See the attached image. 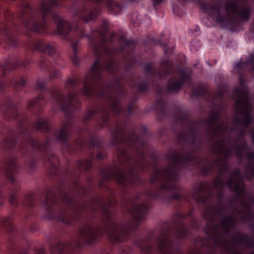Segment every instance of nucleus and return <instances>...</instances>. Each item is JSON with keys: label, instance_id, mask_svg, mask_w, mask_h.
<instances>
[{"label": "nucleus", "instance_id": "nucleus-33", "mask_svg": "<svg viewBox=\"0 0 254 254\" xmlns=\"http://www.w3.org/2000/svg\"><path fill=\"white\" fill-rule=\"evenodd\" d=\"M9 201L13 206H16L18 204L15 193L12 194L10 196Z\"/></svg>", "mask_w": 254, "mask_h": 254}, {"label": "nucleus", "instance_id": "nucleus-24", "mask_svg": "<svg viewBox=\"0 0 254 254\" xmlns=\"http://www.w3.org/2000/svg\"><path fill=\"white\" fill-rule=\"evenodd\" d=\"M49 161L51 166V172L53 175H55L56 174L54 171L57 170V165L59 162V158L56 155L52 154L49 157Z\"/></svg>", "mask_w": 254, "mask_h": 254}, {"label": "nucleus", "instance_id": "nucleus-13", "mask_svg": "<svg viewBox=\"0 0 254 254\" xmlns=\"http://www.w3.org/2000/svg\"><path fill=\"white\" fill-rule=\"evenodd\" d=\"M5 170L6 172V177L9 179L12 183H15L16 179L15 174L18 170V166L17 165L14 157H10L5 161Z\"/></svg>", "mask_w": 254, "mask_h": 254}, {"label": "nucleus", "instance_id": "nucleus-46", "mask_svg": "<svg viewBox=\"0 0 254 254\" xmlns=\"http://www.w3.org/2000/svg\"><path fill=\"white\" fill-rule=\"evenodd\" d=\"M131 107H129L128 110H127L128 114L129 115H130L131 114Z\"/></svg>", "mask_w": 254, "mask_h": 254}, {"label": "nucleus", "instance_id": "nucleus-39", "mask_svg": "<svg viewBox=\"0 0 254 254\" xmlns=\"http://www.w3.org/2000/svg\"><path fill=\"white\" fill-rule=\"evenodd\" d=\"M59 75V72L57 70H53L52 74L50 76L51 79H54L58 77Z\"/></svg>", "mask_w": 254, "mask_h": 254}, {"label": "nucleus", "instance_id": "nucleus-25", "mask_svg": "<svg viewBox=\"0 0 254 254\" xmlns=\"http://www.w3.org/2000/svg\"><path fill=\"white\" fill-rule=\"evenodd\" d=\"M92 167V162L91 160H85L79 161L77 164L78 168H84L85 170H88Z\"/></svg>", "mask_w": 254, "mask_h": 254}, {"label": "nucleus", "instance_id": "nucleus-47", "mask_svg": "<svg viewBox=\"0 0 254 254\" xmlns=\"http://www.w3.org/2000/svg\"><path fill=\"white\" fill-rule=\"evenodd\" d=\"M237 67H241L243 66V65L241 63H239L237 64Z\"/></svg>", "mask_w": 254, "mask_h": 254}, {"label": "nucleus", "instance_id": "nucleus-21", "mask_svg": "<svg viewBox=\"0 0 254 254\" xmlns=\"http://www.w3.org/2000/svg\"><path fill=\"white\" fill-rule=\"evenodd\" d=\"M46 103L45 100L42 96H39L33 101H30L27 106V108L29 110L33 107H41L44 106Z\"/></svg>", "mask_w": 254, "mask_h": 254}, {"label": "nucleus", "instance_id": "nucleus-5", "mask_svg": "<svg viewBox=\"0 0 254 254\" xmlns=\"http://www.w3.org/2000/svg\"><path fill=\"white\" fill-rule=\"evenodd\" d=\"M191 214V212L185 216L182 214L172 224L165 225L157 240L156 248L151 245L148 238L140 240L137 244L141 251L146 254H183L174 246L172 238L180 239L187 236L189 230L181 219Z\"/></svg>", "mask_w": 254, "mask_h": 254}, {"label": "nucleus", "instance_id": "nucleus-45", "mask_svg": "<svg viewBox=\"0 0 254 254\" xmlns=\"http://www.w3.org/2000/svg\"><path fill=\"white\" fill-rule=\"evenodd\" d=\"M172 198L178 199L180 198V194H175L172 196Z\"/></svg>", "mask_w": 254, "mask_h": 254}, {"label": "nucleus", "instance_id": "nucleus-43", "mask_svg": "<svg viewBox=\"0 0 254 254\" xmlns=\"http://www.w3.org/2000/svg\"><path fill=\"white\" fill-rule=\"evenodd\" d=\"M45 251L42 248L38 250L36 252V254H44Z\"/></svg>", "mask_w": 254, "mask_h": 254}, {"label": "nucleus", "instance_id": "nucleus-31", "mask_svg": "<svg viewBox=\"0 0 254 254\" xmlns=\"http://www.w3.org/2000/svg\"><path fill=\"white\" fill-rule=\"evenodd\" d=\"M119 40L121 41V42H124L127 46L134 45V43H135L134 41H133L132 40L126 39L125 36L124 35H122L120 37Z\"/></svg>", "mask_w": 254, "mask_h": 254}, {"label": "nucleus", "instance_id": "nucleus-9", "mask_svg": "<svg viewBox=\"0 0 254 254\" xmlns=\"http://www.w3.org/2000/svg\"><path fill=\"white\" fill-rule=\"evenodd\" d=\"M162 65L166 69L165 75L173 73V76L168 82V90L172 92H177L181 89L183 85L185 82L189 81L190 80V74L187 69L182 70L175 69L173 70L172 62L169 60H165L163 62Z\"/></svg>", "mask_w": 254, "mask_h": 254}, {"label": "nucleus", "instance_id": "nucleus-15", "mask_svg": "<svg viewBox=\"0 0 254 254\" xmlns=\"http://www.w3.org/2000/svg\"><path fill=\"white\" fill-rule=\"evenodd\" d=\"M30 64L29 60H26L24 62L22 63L19 59H16L11 65V62L9 61L6 62L5 65H0V77L3 76L6 71L9 67L11 68H15L18 67H25Z\"/></svg>", "mask_w": 254, "mask_h": 254}, {"label": "nucleus", "instance_id": "nucleus-23", "mask_svg": "<svg viewBox=\"0 0 254 254\" xmlns=\"http://www.w3.org/2000/svg\"><path fill=\"white\" fill-rule=\"evenodd\" d=\"M2 225L7 231L13 230L12 222L11 217L8 216L4 218H0V226Z\"/></svg>", "mask_w": 254, "mask_h": 254}, {"label": "nucleus", "instance_id": "nucleus-41", "mask_svg": "<svg viewBox=\"0 0 254 254\" xmlns=\"http://www.w3.org/2000/svg\"><path fill=\"white\" fill-rule=\"evenodd\" d=\"M156 108H159L160 106V108H162V106L163 105V101L162 100L157 101L156 102Z\"/></svg>", "mask_w": 254, "mask_h": 254}, {"label": "nucleus", "instance_id": "nucleus-7", "mask_svg": "<svg viewBox=\"0 0 254 254\" xmlns=\"http://www.w3.org/2000/svg\"><path fill=\"white\" fill-rule=\"evenodd\" d=\"M36 129L42 132L49 131L50 134L47 137L46 140L44 144L39 142L37 140L31 137L25 127H21L19 129L18 135L23 136L24 141L20 145L21 149H24L28 146L38 149L40 150H46L48 146L57 142L61 143L66 142L67 136L69 134L71 129V121L67 119L65 124H63L61 130L55 132L50 130V127L46 120L44 119H38L34 125Z\"/></svg>", "mask_w": 254, "mask_h": 254}, {"label": "nucleus", "instance_id": "nucleus-17", "mask_svg": "<svg viewBox=\"0 0 254 254\" xmlns=\"http://www.w3.org/2000/svg\"><path fill=\"white\" fill-rule=\"evenodd\" d=\"M17 116L18 111L14 105H8L6 110L4 113V118L6 120L12 121L16 119Z\"/></svg>", "mask_w": 254, "mask_h": 254}, {"label": "nucleus", "instance_id": "nucleus-14", "mask_svg": "<svg viewBox=\"0 0 254 254\" xmlns=\"http://www.w3.org/2000/svg\"><path fill=\"white\" fill-rule=\"evenodd\" d=\"M35 49L47 54L50 57H53L56 54V47L55 44L52 43L39 42L36 43Z\"/></svg>", "mask_w": 254, "mask_h": 254}, {"label": "nucleus", "instance_id": "nucleus-44", "mask_svg": "<svg viewBox=\"0 0 254 254\" xmlns=\"http://www.w3.org/2000/svg\"><path fill=\"white\" fill-rule=\"evenodd\" d=\"M83 141L82 139L80 140V141H77V143L80 146H82L83 145Z\"/></svg>", "mask_w": 254, "mask_h": 254}, {"label": "nucleus", "instance_id": "nucleus-4", "mask_svg": "<svg viewBox=\"0 0 254 254\" xmlns=\"http://www.w3.org/2000/svg\"><path fill=\"white\" fill-rule=\"evenodd\" d=\"M112 139L117 148L118 166L115 170L103 174L99 186L103 187V183L111 179L124 187L139 184V178L135 171L147 166L144 158V141L136 134L127 136L124 129L118 126L112 131Z\"/></svg>", "mask_w": 254, "mask_h": 254}, {"label": "nucleus", "instance_id": "nucleus-30", "mask_svg": "<svg viewBox=\"0 0 254 254\" xmlns=\"http://www.w3.org/2000/svg\"><path fill=\"white\" fill-rule=\"evenodd\" d=\"M206 93L207 90L203 86L200 87L198 90L193 89L192 91V93L196 96L205 95Z\"/></svg>", "mask_w": 254, "mask_h": 254}, {"label": "nucleus", "instance_id": "nucleus-38", "mask_svg": "<svg viewBox=\"0 0 254 254\" xmlns=\"http://www.w3.org/2000/svg\"><path fill=\"white\" fill-rule=\"evenodd\" d=\"M190 254H201L199 248H195L190 251Z\"/></svg>", "mask_w": 254, "mask_h": 254}, {"label": "nucleus", "instance_id": "nucleus-6", "mask_svg": "<svg viewBox=\"0 0 254 254\" xmlns=\"http://www.w3.org/2000/svg\"><path fill=\"white\" fill-rule=\"evenodd\" d=\"M201 8L217 23L234 21L236 18L247 21L251 13L248 0H229L225 6L218 1L215 4H201Z\"/></svg>", "mask_w": 254, "mask_h": 254}, {"label": "nucleus", "instance_id": "nucleus-2", "mask_svg": "<svg viewBox=\"0 0 254 254\" xmlns=\"http://www.w3.org/2000/svg\"><path fill=\"white\" fill-rule=\"evenodd\" d=\"M138 199L137 197L126 204L133 219L132 223L129 225L127 230L112 221V214L110 208L116 203L114 198H110L105 202L102 198L96 197L88 203L80 204L71 197L70 193H66L63 200L65 208H59L56 213V194L53 191L48 190L45 195L44 207L50 215V218L58 219L66 224L78 220L81 212L86 209L93 211L101 209L105 219L104 221L105 229L87 224L80 229L79 238L83 242L91 244L95 243L103 233H106L110 241L120 242L127 240L129 231L135 229L138 225L145 219V216L148 212L149 205L148 203L140 204Z\"/></svg>", "mask_w": 254, "mask_h": 254}, {"label": "nucleus", "instance_id": "nucleus-28", "mask_svg": "<svg viewBox=\"0 0 254 254\" xmlns=\"http://www.w3.org/2000/svg\"><path fill=\"white\" fill-rule=\"evenodd\" d=\"M34 197L33 194L27 195L23 202L24 204L27 205L29 207H32L34 205Z\"/></svg>", "mask_w": 254, "mask_h": 254}, {"label": "nucleus", "instance_id": "nucleus-20", "mask_svg": "<svg viewBox=\"0 0 254 254\" xmlns=\"http://www.w3.org/2000/svg\"><path fill=\"white\" fill-rule=\"evenodd\" d=\"M16 139L13 136V132H11L4 139L2 145L5 148H12L16 145Z\"/></svg>", "mask_w": 254, "mask_h": 254}, {"label": "nucleus", "instance_id": "nucleus-3", "mask_svg": "<svg viewBox=\"0 0 254 254\" xmlns=\"http://www.w3.org/2000/svg\"><path fill=\"white\" fill-rule=\"evenodd\" d=\"M108 27V22L103 20L100 29L96 31L100 40L97 41L95 39H90V44L93 53L98 58L83 80L84 87L81 92L85 96L96 94L99 98H103L109 107L103 106L100 108L92 107L84 117V121L92 120L94 117L100 115L102 118V123H108L111 110L115 115H120L123 111V109L119 107L120 99L118 94L121 89L118 82L116 83L117 87L109 86L106 89H102L99 91L98 89V85L101 81L103 71L105 70L108 73H113L118 69L117 63L112 58V56L116 52L114 50H110L105 46L108 42H113L112 39L115 35L112 32L110 34V37L107 38L106 34Z\"/></svg>", "mask_w": 254, "mask_h": 254}, {"label": "nucleus", "instance_id": "nucleus-56", "mask_svg": "<svg viewBox=\"0 0 254 254\" xmlns=\"http://www.w3.org/2000/svg\"><path fill=\"white\" fill-rule=\"evenodd\" d=\"M248 63H249V62H248L247 63H245V64H245V65L246 64H248Z\"/></svg>", "mask_w": 254, "mask_h": 254}, {"label": "nucleus", "instance_id": "nucleus-48", "mask_svg": "<svg viewBox=\"0 0 254 254\" xmlns=\"http://www.w3.org/2000/svg\"><path fill=\"white\" fill-rule=\"evenodd\" d=\"M252 139L253 141V143H254V132L252 134Z\"/></svg>", "mask_w": 254, "mask_h": 254}, {"label": "nucleus", "instance_id": "nucleus-53", "mask_svg": "<svg viewBox=\"0 0 254 254\" xmlns=\"http://www.w3.org/2000/svg\"><path fill=\"white\" fill-rule=\"evenodd\" d=\"M76 245L77 247H79L80 246V244L79 243H77Z\"/></svg>", "mask_w": 254, "mask_h": 254}, {"label": "nucleus", "instance_id": "nucleus-29", "mask_svg": "<svg viewBox=\"0 0 254 254\" xmlns=\"http://www.w3.org/2000/svg\"><path fill=\"white\" fill-rule=\"evenodd\" d=\"M39 66L41 70H51L50 62L47 61V60L44 58H43L41 60Z\"/></svg>", "mask_w": 254, "mask_h": 254}, {"label": "nucleus", "instance_id": "nucleus-19", "mask_svg": "<svg viewBox=\"0 0 254 254\" xmlns=\"http://www.w3.org/2000/svg\"><path fill=\"white\" fill-rule=\"evenodd\" d=\"M67 247L61 242L56 243L51 248V252L52 254H63L65 250Z\"/></svg>", "mask_w": 254, "mask_h": 254}, {"label": "nucleus", "instance_id": "nucleus-50", "mask_svg": "<svg viewBox=\"0 0 254 254\" xmlns=\"http://www.w3.org/2000/svg\"><path fill=\"white\" fill-rule=\"evenodd\" d=\"M121 254H128L126 252V251H123L122 253Z\"/></svg>", "mask_w": 254, "mask_h": 254}, {"label": "nucleus", "instance_id": "nucleus-10", "mask_svg": "<svg viewBox=\"0 0 254 254\" xmlns=\"http://www.w3.org/2000/svg\"><path fill=\"white\" fill-rule=\"evenodd\" d=\"M52 102L58 104L63 110L73 111L79 106L80 102L77 94L69 93L67 97H63L58 90L51 94Z\"/></svg>", "mask_w": 254, "mask_h": 254}, {"label": "nucleus", "instance_id": "nucleus-26", "mask_svg": "<svg viewBox=\"0 0 254 254\" xmlns=\"http://www.w3.org/2000/svg\"><path fill=\"white\" fill-rule=\"evenodd\" d=\"M71 47L73 51V57L72 58V63L78 65L79 63V59L77 55V45L76 43H73L71 44Z\"/></svg>", "mask_w": 254, "mask_h": 254}, {"label": "nucleus", "instance_id": "nucleus-16", "mask_svg": "<svg viewBox=\"0 0 254 254\" xmlns=\"http://www.w3.org/2000/svg\"><path fill=\"white\" fill-rule=\"evenodd\" d=\"M97 2H102L106 6L108 10L112 14L116 15L119 13L123 8L122 4L115 0H92Z\"/></svg>", "mask_w": 254, "mask_h": 254}, {"label": "nucleus", "instance_id": "nucleus-34", "mask_svg": "<svg viewBox=\"0 0 254 254\" xmlns=\"http://www.w3.org/2000/svg\"><path fill=\"white\" fill-rule=\"evenodd\" d=\"M144 68H145V71L146 72L150 74V75H153V73L152 72V64H150V63H148V64H146L144 66Z\"/></svg>", "mask_w": 254, "mask_h": 254}, {"label": "nucleus", "instance_id": "nucleus-27", "mask_svg": "<svg viewBox=\"0 0 254 254\" xmlns=\"http://www.w3.org/2000/svg\"><path fill=\"white\" fill-rule=\"evenodd\" d=\"M73 188L76 192L78 193L79 195H84L86 193V190H84L76 181L73 184Z\"/></svg>", "mask_w": 254, "mask_h": 254}, {"label": "nucleus", "instance_id": "nucleus-36", "mask_svg": "<svg viewBox=\"0 0 254 254\" xmlns=\"http://www.w3.org/2000/svg\"><path fill=\"white\" fill-rule=\"evenodd\" d=\"M137 86L140 91H145L148 88L147 84L145 82L139 83L137 85Z\"/></svg>", "mask_w": 254, "mask_h": 254}, {"label": "nucleus", "instance_id": "nucleus-51", "mask_svg": "<svg viewBox=\"0 0 254 254\" xmlns=\"http://www.w3.org/2000/svg\"><path fill=\"white\" fill-rule=\"evenodd\" d=\"M241 135L243 136L244 135V131H242L241 132Z\"/></svg>", "mask_w": 254, "mask_h": 254}, {"label": "nucleus", "instance_id": "nucleus-1", "mask_svg": "<svg viewBox=\"0 0 254 254\" xmlns=\"http://www.w3.org/2000/svg\"><path fill=\"white\" fill-rule=\"evenodd\" d=\"M220 116L219 111L212 110L209 119L206 122L210 138L213 139L217 136L220 137L211 148L212 151L218 154L220 157L214 162L207 159L194 160L195 157L193 154L183 156L175 150L170 151L167 155L169 165L164 169H155L150 177L151 182H158L160 187L149 195L151 198H157L158 196L162 195L163 192L175 190L177 188L178 173L184 162H196L197 167L200 168L204 174L211 173L217 169L219 176L215 179L212 186L206 183H201L194 189L192 196L205 206L202 215L207 222L208 235L216 246L226 248L228 245L227 237L229 235V231L234 227L236 219L233 216H228L221 221L220 224H217L215 219L216 216L220 215L221 211L213 205L207 206V203L213 197H216L218 201L221 200L225 186L224 175L228 176L227 185L229 189L243 197L244 203H245V199L247 194L245 191L243 177L241 175L239 169H236L230 174L227 160L233 150H236V155L241 158L247 149V144L243 139L238 140L234 144H232L231 140L227 137L228 124L226 122H219Z\"/></svg>", "mask_w": 254, "mask_h": 254}, {"label": "nucleus", "instance_id": "nucleus-32", "mask_svg": "<svg viewBox=\"0 0 254 254\" xmlns=\"http://www.w3.org/2000/svg\"><path fill=\"white\" fill-rule=\"evenodd\" d=\"M36 88L39 90H43L45 87V83L41 80L37 81L35 84Z\"/></svg>", "mask_w": 254, "mask_h": 254}, {"label": "nucleus", "instance_id": "nucleus-42", "mask_svg": "<svg viewBox=\"0 0 254 254\" xmlns=\"http://www.w3.org/2000/svg\"><path fill=\"white\" fill-rule=\"evenodd\" d=\"M163 0H153V4L154 6L158 5L160 4Z\"/></svg>", "mask_w": 254, "mask_h": 254}, {"label": "nucleus", "instance_id": "nucleus-12", "mask_svg": "<svg viewBox=\"0 0 254 254\" xmlns=\"http://www.w3.org/2000/svg\"><path fill=\"white\" fill-rule=\"evenodd\" d=\"M53 20L57 23L58 31L61 35H66L71 30L78 31L79 30V26L77 23H74L72 26H70L68 23L58 14L53 15Z\"/></svg>", "mask_w": 254, "mask_h": 254}, {"label": "nucleus", "instance_id": "nucleus-8", "mask_svg": "<svg viewBox=\"0 0 254 254\" xmlns=\"http://www.w3.org/2000/svg\"><path fill=\"white\" fill-rule=\"evenodd\" d=\"M240 83L241 87L234 90V93L237 98L234 107L236 114L241 117V119L236 118L237 125L247 127L251 123L252 118L250 116L251 107L250 104L248 88L243 86L245 81L241 76H240Z\"/></svg>", "mask_w": 254, "mask_h": 254}, {"label": "nucleus", "instance_id": "nucleus-18", "mask_svg": "<svg viewBox=\"0 0 254 254\" xmlns=\"http://www.w3.org/2000/svg\"><path fill=\"white\" fill-rule=\"evenodd\" d=\"M254 159V153H251L248 155V159L251 162ZM250 177H254V163H250L247 167V177L250 180Z\"/></svg>", "mask_w": 254, "mask_h": 254}, {"label": "nucleus", "instance_id": "nucleus-40", "mask_svg": "<svg viewBox=\"0 0 254 254\" xmlns=\"http://www.w3.org/2000/svg\"><path fill=\"white\" fill-rule=\"evenodd\" d=\"M7 86L8 84L5 83L3 82V81H2V80H0V91H2L4 89V88Z\"/></svg>", "mask_w": 254, "mask_h": 254}, {"label": "nucleus", "instance_id": "nucleus-35", "mask_svg": "<svg viewBox=\"0 0 254 254\" xmlns=\"http://www.w3.org/2000/svg\"><path fill=\"white\" fill-rule=\"evenodd\" d=\"M79 82V78L76 77L74 79H69L67 83L70 86H74L75 85L77 84Z\"/></svg>", "mask_w": 254, "mask_h": 254}, {"label": "nucleus", "instance_id": "nucleus-37", "mask_svg": "<svg viewBox=\"0 0 254 254\" xmlns=\"http://www.w3.org/2000/svg\"><path fill=\"white\" fill-rule=\"evenodd\" d=\"M106 155V154L105 152L98 151L97 155V157L99 159H102L104 158L105 157Z\"/></svg>", "mask_w": 254, "mask_h": 254}, {"label": "nucleus", "instance_id": "nucleus-54", "mask_svg": "<svg viewBox=\"0 0 254 254\" xmlns=\"http://www.w3.org/2000/svg\"><path fill=\"white\" fill-rule=\"evenodd\" d=\"M252 69L254 71V64L252 65Z\"/></svg>", "mask_w": 254, "mask_h": 254}, {"label": "nucleus", "instance_id": "nucleus-52", "mask_svg": "<svg viewBox=\"0 0 254 254\" xmlns=\"http://www.w3.org/2000/svg\"><path fill=\"white\" fill-rule=\"evenodd\" d=\"M91 144H92L93 145H94V146H95V145H96L95 143H94V142H93V140H91Z\"/></svg>", "mask_w": 254, "mask_h": 254}, {"label": "nucleus", "instance_id": "nucleus-22", "mask_svg": "<svg viewBox=\"0 0 254 254\" xmlns=\"http://www.w3.org/2000/svg\"><path fill=\"white\" fill-rule=\"evenodd\" d=\"M25 84L26 81L23 78H14L10 81L9 86L13 85V87L14 89L16 90H20L25 85Z\"/></svg>", "mask_w": 254, "mask_h": 254}, {"label": "nucleus", "instance_id": "nucleus-11", "mask_svg": "<svg viewBox=\"0 0 254 254\" xmlns=\"http://www.w3.org/2000/svg\"><path fill=\"white\" fill-rule=\"evenodd\" d=\"M74 17L85 23H89L95 19L99 15V11L96 7L91 8L83 6L78 10L73 12Z\"/></svg>", "mask_w": 254, "mask_h": 254}, {"label": "nucleus", "instance_id": "nucleus-55", "mask_svg": "<svg viewBox=\"0 0 254 254\" xmlns=\"http://www.w3.org/2000/svg\"><path fill=\"white\" fill-rule=\"evenodd\" d=\"M81 36H82V37H84V36H86V35H82H82H81Z\"/></svg>", "mask_w": 254, "mask_h": 254}, {"label": "nucleus", "instance_id": "nucleus-49", "mask_svg": "<svg viewBox=\"0 0 254 254\" xmlns=\"http://www.w3.org/2000/svg\"><path fill=\"white\" fill-rule=\"evenodd\" d=\"M191 227L193 228H197V226H195V224H194L193 223H192L191 224Z\"/></svg>", "mask_w": 254, "mask_h": 254}]
</instances>
